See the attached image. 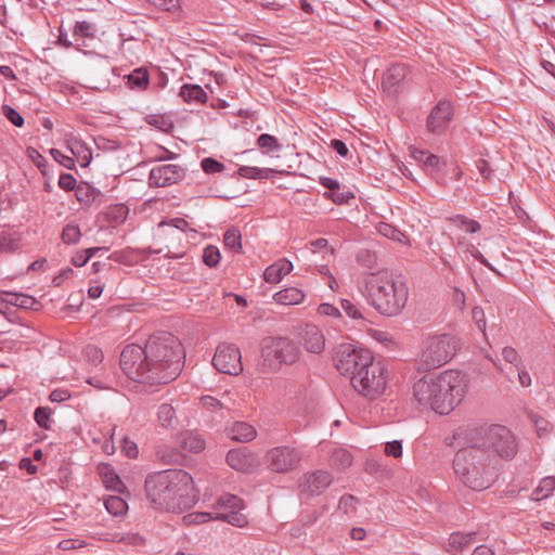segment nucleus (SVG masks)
<instances>
[{"instance_id": "58", "label": "nucleus", "mask_w": 555, "mask_h": 555, "mask_svg": "<svg viewBox=\"0 0 555 555\" xmlns=\"http://www.w3.org/2000/svg\"><path fill=\"white\" fill-rule=\"evenodd\" d=\"M50 154L55 162L60 163L65 168L73 169L75 167L74 158L64 155L60 150L51 149Z\"/></svg>"}, {"instance_id": "33", "label": "nucleus", "mask_w": 555, "mask_h": 555, "mask_svg": "<svg viewBox=\"0 0 555 555\" xmlns=\"http://www.w3.org/2000/svg\"><path fill=\"white\" fill-rule=\"evenodd\" d=\"M555 490V477L547 476L540 480L539 486L533 490L531 499L541 501L547 499Z\"/></svg>"}, {"instance_id": "40", "label": "nucleus", "mask_w": 555, "mask_h": 555, "mask_svg": "<svg viewBox=\"0 0 555 555\" xmlns=\"http://www.w3.org/2000/svg\"><path fill=\"white\" fill-rule=\"evenodd\" d=\"M52 410L49 406H38L34 412V420L37 425L46 430L51 429Z\"/></svg>"}, {"instance_id": "54", "label": "nucleus", "mask_w": 555, "mask_h": 555, "mask_svg": "<svg viewBox=\"0 0 555 555\" xmlns=\"http://www.w3.org/2000/svg\"><path fill=\"white\" fill-rule=\"evenodd\" d=\"M121 452L129 459H135L139 450L134 441L130 440L127 436L121 438Z\"/></svg>"}, {"instance_id": "38", "label": "nucleus", "mask_w": 555, "mask_h": 555, "mask_svg": "<svg viewBox=\"0 0 555 555\" xmlns=\"http://www.w3.org/2000/svg\"><path fill=\"white\" fill-rule=\"evenodd\" d=\"M182 448L186 451L198 453L205 449V441L199 435L188 433L182 439Z\"/></svg>"}, {"instance_id": "51", "label": "nucleus", "mask_w": 555, "mask_h": 555, "mask_svg": "<svg viewBox=\"0 0 555 555\" xmlns=\"http://www.w3.org/2000/svg\"><path fill=\"white\" fill-rule=\"evenodd\" d=\"M455 221L459 227L467 233H476L481 229V224L475 220L468 219L465 216H457Z\"/></svg>"}, {"instance_id": "22", "label": "nucleus", "mask_w": 555, "mask_h": 555, "mask_svg": "<svg viewBox=\"0 0 555 555\" xmlns=\"http://www.w3.org/2000/svg\"><path fill=\"white\" fill-rule=\"evenodd\" d=\"M99 475L102 478V481L106 489L113 490L116 492H124L125 483L120 479V477L115 472L114 467L109 464H101L98 466Z\"/></svg>"}, {"instance_id": "48", "label": "nucleus", "mask_w": 555, "mask_h": 555, "mask_svg": "<svg viewBox=\"0 0 555 555\" xmlns=\"http://www.w3.org/2000/svg\"><path fill=\"white\" fill-rule=\"evenodd\" d=\"M9 302L23 309H31L36 304V299L29 295L11 294V299Z\"/></svg>"}, {"instance_id": "41", "label": "nucleus", "mask_w": 555, "mask_h": 555, "mask_svg": "<svg viewBox=\"0 0 555 555\" xmlns=\"http://www.w3.org/2000/svg\"><path fill=\"white\" fill-rule=\"evenodd\" d=\"M62 241L65 244H77L81 237L80 228L78 224L68 223L63 228Z\"/></svg>"}, {"instance_id": "62", "label": "nucleus", "mask_w": 555, "mask_h": 555, "mask_svg": "<svg viewBox=\"0 0 555 555\" xmlns=\"http://www.w3.org/2000/svg\"><path fill=\"white\" fill-rule=\"evenodd\" d=\"M154 7L164 11H173L179 7V0H147Z\"/></svg>"}, {"instance_id": "53", "label": "nucleus", "mask_w": 555, "mask_h": 555, "mask_svg": "<svg viewBox=\"0 0 555 555\" xmlns=\"http://www.w3.org/2000/svg\"><path fill=\"white\" fill-rule=\"evenodd\" d=\"M57 184L62 190L66 192L75 191L78 185L76 178L73 175L65 172L60 175Z\"/></svg>"}, {"instance_id": "9", "label": "nucleus", "mask_w": 555, "mask_h": 555, "mask_svg": "<svg viewBox=\"0 0 555 555\" xmlns=\"http://www.w3.org/2000/svg\"><path fill=\"white\" fill-rule=\"evenodd\" d=\"M261 358L263 367L276 372L284 364H294L299 358V349L286 337H269L264 339Z\"/></svg>"}, {"instance_id": "32", "label": "nucleus", "mask_w": 555, "mask_h": 555, "mask_svg": "<svg viewBox=\"0 0 555 555\" xmlns=\"http://www.w3.org/2000/svg\"><path fill=\"white\" fill-rule=\"evenodd\" d=\"M278 172L271 168H259L254 166H241L237 169V175L245 179L264 180L269 179L272 173Z\"/></svg>"}, {"instance_id": "35", "label": "nucleus", "mask_w": 555, "mask_h": 555, "mask_svg": "<svg viewBox=\"0 0 555 555\" xmlns=\"http://www.w3.org/2000/svg\"><path fill=\"white\" fill-rule=\"evenodd\" d=\"M352 455L346 449H335L331 455V464L337 469H345L352 464Z\"/></svg>"}, {"instance_id": "14", "label": "nucleus", "mask_w": 555, "mask_h": 555, "mask_svg": "<svg viewBox=\"0 0 555 555\" xmlns=\"http://www.w3.org/2000/svg\"><path fill=\"white\" fill-rule=\"evenodd\" d=\"M214 366L223 374L238 375L243 371L242 356L234 344H220L212 358Z\"/></svg>"}, {"instance_id": "36", "label": "nucleus", "mask_w": 555, "mask_h": 555, "mask_svg": "<svg viewBox=\"0 0 555 555\" xmlns=\"http://www.w3.org/2000/svg\"><path fill=\"white\" fill-rule=\"evenodd\" d=\"M106 511L113 516H119L128 509L127 502L118 495H109L104 500Z\"/></svg>"}, {"instance_id": "7", "label": "nucleus", "mask_w": 555, "mask_h": 555, "mask_svg": "<svg viewBox=\"0 0 555 555\" xmlns=\"http://www.w3.org/2000/svg\"><path fill=\"white\" fill-rule=\"evenodd\" d=\"M350 382L354 390L369 400H376L387 388V370L382 361L374 359L362 364Z\"/></svg>"}, {"instance_id": "34", "label": "nucleus", "mask_w": 555, "mask_h": 555, "mask_svg": "<svg viewBox=\"0 0 555 555\" xmlns=\"http://www.w3.org/2000/svg\"><path fill=\"white\" fill-rule=\"evenodd\" d=\"M157 417L164 428H173L177 424L176 411L169 403H163L158 406Z\"/></svg>"}, {"instance_id": "25", "label": "nucleus", "mask_w": 555, "mask_h": 555, "mask_svg": "<svg viewBox=\"0 0 555 555\" xmlns=\"http://www.w3.org/2000/svg\"><path fill=\"white\" fill-rule=\"evenodd\" d=\"M179 95L186 103H206L208 95L199 85L184 83L181 86Z\"/></svg>"}, {"instance_id": "61", "label": "nucleus", "mask_w": 555, "mask_h": 555, "mask_svg": "<svg viewBox=\"0 0 555 555\" xmlns=\"http://www.w3.org/2000/svg\"><path fill=\"white\" fill-rule=\"evenodd\" d=\"M385 453L388 456H392L395 459H399L402 456V443L400 440H393L387 442L385 446Z\"/></svg>"}, {"instance_id": "26", "label": "nucleus", "mask_w": 555, "mask_h": 555, "mask_svg": "<svg viewBox=\"0 0 555 555\" xmlns=\"http://www.w3.org/2000/svg\"><path fill=\"white\" fill-rule=\"evenodd\" d=\"M256 429L246 422H236L229 429V436L232 440L240 442H248L255 439Z\"/></svg>"}, {"instance_id": "52", "label": "nucleus", "mask_w": 555, "mask_h": 555, "mask_svg": "<svg viewBox=\"0 0 555 555\" xmlns=\"http://www.w3.org/2000/svg\"><path fill=\"white\" fill-rule=\"evenodd\" d=\"M96 149L103 152H115L119 150L120 144L115 140H109L104 137H98L94 139Z\"/></svg>"}, {"instance_id": "49", "label": "nucleus", "mask_w": 555, "mask_h": 555, "mask_svg": "<svg viewBox=\"0 0 555 555\" xmlns=\"http://www.w3.org/2000/svg\"><path fill=\"white\" fill-rule=\"evenodd\" d=\"M2 114L15 127H22L24 125L23 116L11 105H8V104L2 105Z\"/></svg>"}, {"instance_id": "37", "label": "nucleus", "mask_w": 555, "mask_h": 555, "mask_svg": "<svg viewBox=\"0 0 555 555\" xmlns=\"http://www.w3.org/2000/svg\"><path fill=\"white\" fill-rule=\"evenodd\" d=\"M223 244L234 253L242 251V235L238 229L231 228L223 234Z\"/></svg>"}, {"instance_id": "11", "label": "nucleus", "mask_w": 555, "mask_h": 555, "mask_svg": "<svg viewBox=\"0 0 555 555\" xmlns=\"http://www.w3.org/2000/svg\"><path fill=\"white\" fill-rule=\"evenodd\" d=\"M373 358L369 350L357 349L351 344H340L335 348L333 361L340 374L351 379L360 371L362 364H366Z\"/></svg>"}, {"instance_id": "19", "label": "nucleus", "mask_w": 555, "mask_h": 555, "mask_svg": "<svg viewBox=\"0 0 555 555\" xmlns=\"http://www.w3.org/2000/svg\"><path fill=\"white\" fill-rule=\"evenodd\" d=\"M408 75V68L403 64L391 65L384 74L382 87L388 93L398 92L401 83Z\"/></svg>"}, {"instance_id": "39", "label": "nucleus", "mask_w": 555, "mask_h": 555, "mask_svg": "<svg viewBox=\"0 0 555 555\" xmlns=\"http://www.w3.org/2000/svg\"><path fill=\"white\" fill-rule=\"evenodd\" d=\"M377 231L380 235L396 242H403V240L406 238L402 231L386 222H379L377 225Z\"/></svg>"}, {"instance_id": "31", "label": "nucleus", "mask_w": 555, "mask_h": 555, "mask_svg": "<svg viewBox=\"0 0 555 555\" xmlns=\"http://www.w3.org/2000/svg\"><path fill=\"white\" fill-rule=\"evenodd\" d=\"M522 412L528 417V420L533 424L538 436L541 437L551 433L552 424L545 417L528 408H525Z\"/></svg>"}, {"instance_id": "12", "label": "nucleus", "mask_w": 555, "mask_h": 555, "mask_svg": "<svg viewBox=\"0 0 555 555\" xmlns=\"http://www.w3.org/2000/svg\"><path fill=\"white\" fill-rule=\"evenodd\" d=\"M243 508L244 502L241 498L230 493L222 494L214 504L215 519L243 527L247 524L246 516L241 513Z\"/></svg>"}, {"instance_id": "46", "label": "nucleus", "mask_w": 555, "mask_h": 555, "mask_svg": "<svg viewBox=\"0 0 555 555\" xmlns=\"http://www.w3.org/2000/svg\"><path fill=\"white\" fill-rule=\"evenodd\" d=\"M257 145L260 149H264L268 152L280 151L282 145L279 143L278 139L269 133H262L257 138Z\"/></svg>"}, {"instance_id": "24", "label": "nucleus", "mask_w": 555, "mask_h": 555, "mask_svg": "<svg viewBox=\"0 0 555 555\" xmlns=\"http://www.w3.org/2000/svg\"><path fill=\"white\" fill-rule=\"evenodd\" d=\"M475 535L476 532H469L466 534L461 532H453L448 540V545L446 547L447 552L452 555L461 553L464 548L470 546Z\"/></svg>"}, {"instance_id": "23", "label": "nucleus", "mask_w": 555, "mask_h": 555, "mask_svg": "<svg viewBox=\"0 0 555 555\" xmlns=\"http://www.w3.org/2000/svg\"><path fill=\"white\" fill-rule=\"evenodd\" d=\"M129 214V208L125 204H113L106 207L103 212L105 221L113 228L122 224Z\"/></svg>"}, {"instance_id": "5", "label": "nucleus", "mask_w": 555, "mask_h": 555, "mask_svg": "<svg viewBox=\"0 0 555 555\" xmlns=\"http://www.w3.org/2000/svg\"><path fill=\"white\" fill-rule=\"evenodd\" d=\"M457 349V339L448 334L427 337L421 346L416 360L420 372H429L444 365L451 360Z\"/></svg>"}, {"instance_id": "18", "label": "nucleus", "mask_w": 555, "mask_h": 555, "mask_svg": "<svg viewBox=\"0 0 555 555\" xmlns=\"http://www.w3.org/2000/svg\"><path fill=\"white\" fill-rule=\"evenodd\" d=\"M300 343L311 353H321L325 348V337L322 331L314 324H306L300 333Z\"/></svg>"}, {"instance_id": "3", "label": "nucleus", "mask_w": 555, "mask_h": 555, "mask_svg": "<svg viewBox=\"0 0 555 555\" xmlns=\"http://www.w3.org/2000/svg\"><path fill=\"white\" fill-rule=\"evenodd\" d=\"M146 343L154 384L164 385L175 380L184 365L185 352L181 341L171 333L158 332L152 334Z\"/></svg>"}, {"instance_id": "16", "label": "nucleus", "mask_w": 555, "mask_h": 555, "mask_svg": "<svg viewBox=\"0 0 555 555\" xmlns=\"http://www.w3.org/2000/svg\"><path fill=\"white\" fill-rule=\"evenodd\" d=\"M453 108L449 101H440L431 109L427 118V129L433 133H441L452 119Z\"/></svg>"}, {"instance_id": "45", "label": "nucleus", "mask_w": 555, "mask_h": 555, "mask_svg": "<svg viewBox=\"0 0 555 555\" xmlns=\"http://www.w3.org/2000/svg\"><path fill=\"white\" fill-rule=\"evenodd\" d=\"M94 31V24L87 21H78L74 26L73 36L80 38H93Z\"/></svg>"}, {"instance_id": "56", "label": "nucleus", "mask_w": 555, "mask_h": 555, "mask_svg": "<svg viewBox=\"0 0 555 555\" xmlns=\"http://www.w3.org/2000/svg\"><path fill=\"white\" fill-rule=\"evenodd\" d=\"M340 306H341V309L345 311V313L350 317L351 319H356V320H363V315L361 313V311L359 310V308L353 304L351 302L350 300L348 299H341L340 300Z\"/></svg>"}, {"instance_id": "1", "label": "nucleus", "mask_w": 555, "mask_h": 555, "mask_svg": "<svg viewBox=\"0 0 555 555\" xmlns=\"http://www.w3.org/2000/svg\"><path fill=\"white\" fill-rule=\"evenodd\" d=\"M145 495L157 509L180 513L198 501L192 476L183 469H165L146 477Z\"/></svg>"}, {"instance_id": "20", "label": "nucleus", "mask_w": 555, "mask_h": 555, "mask_svg": "<svg viewBox=\"0 0 555 555\" xmlns=\"http://www.w3.org/2000/svg\"><path fill=\"white\" fill-rule=\"evenodd\" d=\"M461 435L468 444L466 449L486 450V428L483 425L469 424L461 431Z\"/></svg>"}, {"instance_id": "6", "label": "nucleus", "mask_w": 555, "mask_h": 555, "mask_svg": "<svg viewBox=\"0 0 555 555\" xmlns=\"http://www.w3.org/2000/svg\"><path fill=\"white\" fill-rule=\"evenodd\" d=\"M453 468L468 488L481 491L485 489L486 450L462 449L456 452Z\"/></svg>"}, {"instance_id": "29", "label": "nucleus", "mask_w": 555, "mask_h": 555, "mask_svg": "<svg viewBox=\"0 0 555 555\" xmlns=\"http://www.w3.org/2000/svg\"><path fill=\"white\" fill-rule=\"evenodd\" d=\"M125 78L127 79L126 82L130 89L145 90L150 85V75L147 69L144 67L133 69Z\"/></svg>"}, {"instance_id": "30", "label": "nucleus", "mask_w": 555, "mask_h": 555, "mask_svg": "<svg viewBox=\"0 0 555 555\" xmlns=\"http://www.w3.org/2000/svg\"><path fill=\"white\" fill-rule=\"evenodd\" d=\"M227 463L236 470H247L250 466L249 457L244 449H232L227 454Z\"/></svg>"}, {"instance_id": "55", "label": "nucleus", "mask_w": 555, "mask_h": 555, "mask_svg": "<svg viewBox=\"0 0 555 555\" xmlns=\"http://www.w3.org/2000/svg\"><path fill=\"white\" fill-rule=\"evenodd\" d=\"M185 519L188 520L189 524H205L209 520H216L215 519V512L211 513V512H196V513H191L189 514L188 516H185Z\"/></svg>"}, {"instance_id": "42", "label": "nucleus", "mask_w": 555, "mask_h": 555, "mask_svg": "<svg viewBox=\"0 0 555 555\" xmlns=\"http://www.w3.org/2000/svg\"><path fill=\"white\" fill-rule=\"evenodd\" d=\"M203 262L209 268H215L218 266L221 259L220 250L215 245H208L203 250Z\"/></svg>"}, {"instance_id": "15", "label": "nucleus", "mask_w": 555, "mask_h": 555, "mask_svg": "<svg viewBox=\"0 0 555 555\" xmlns=\"http://www.w3.org/2000/svg\"><path fill=\"white\" fill-rule=\"evenodd\" d=\"M185 178V169L176 164H167L151 169L149 184L156 188H166L176 184Z\"/></svg>"}, {"instance_id": "59", "label": "nucleus", "mask_w": 555, "mask_h": 555, "mask_svg": "<svg viewBox=\"0 0 555 555\" xmlns=\"http://www.w3.org/2000/svg\"><path fill=\"white\" fill-rule=\"evenodd\" d=\"M472 318L480 332L486 336V314L482 307H474L472 310Z\"/></svg>"}, {"instance_id": "57", "label": "nucleus", "mask_w": 555, "mask_h": 555, "mask_svg": "<svg viewBox=\"0 0 555 555\" xmlns=\"http://www.w3.org/2000/svg\"><path fill=\"white\" fill-rule=\"evenodd\" d=\"M27 155L29 158H31L36 167L40 169L43 175H46L43 169L48 166L47 158L42 156L35 147H27Z\"/></svg>"}, {"instance_id": "21", "label": "nucleus", "mask_w": 555, "mask_h": 555, "mask_svg": "<svg viewBox=\"0 0 555 555\" xmlns=\"http://www.w3.org/2000/svg\"><path fill=\"white\" fill-rule=\"evenodd\" d=\"M293 263L285 259H279L269 267L266 268L263 272V280L270 284H276L281 282V280L288 274L293 270Z\"/></svg>"}, {"instance_id": "4", "label": "nucleus", "mask_w": 555, "mask_h": 555, "mask_svg": "<svg viewBox=\"0 0 555 555\" xmlns=\"http://www.w3.org/2000/svg\"><path fill=\"white\" fill-rule=\"evenodd\" d=\"M366 301L382 315L398 317L409 299V287L388 271L370 274L365 280Z\"/></svg>"}, {"instance_id": "2", "label": "nucleus", "mask_w": 555, "mask_h": 555, "mask_svg": "<svg viewBox=\"0 0 555 555\" xmlns=\"http://www.w3.org/2000/svg\"><path fill=\"white\" fill-rule=\"evenodd\" d=\"M466 388L464 376L457 371L449 370L435 378L422 377L415 382L413 396L421 405L447 415L463 401Z\"/></svg>"}, {"instance_id": "63", "label": "nucleus", "mask_w": 555, "mask_h": 555, "mask_svg": "<svg viewBox=\"0 0 555 555\" xmlns=\"http://www.w3.org/2000/svg\"><path fill=\"white\" fill-rule=\"evenodd\" d=\"M74 270L69 267L62 269L57 275H55L52 280V283L55 287H60L63 285L64 281L70 279L74 275Z\"/></svg>"}, {"instance_id": "17", "label": "nucleus", "mask_w": 555, "mask_h": 555, "mask_svg": "<svg viewBox=\"0 0 555 555\" xmlns=\"http://www.w3.org/2000/svg\"><path fill=\"white\" fill-rule=\"evenodd\" d=\"M333 478L328 472L317 470L305 476L299 485L300 492L307 496L320 495L330 487Z\"/></svg>"}, {"instance_id": "8", "label": "nucleus", "mask_w": 555, "mask_h": 555, "mask_svg": "<svg viewBox=\"0 0 555 555\" xmlns=\"http://www.w3.org/2000/svg\"><path fill=\"white\" fill-rule=\"evenodd\" d=\"M120 367L122 372L132 380L151 386L154 384L153 367L150 365V356L147 354V343L144 346L137 344L127 345L120 353Z\"/></svg>"}, {"instance_id": "10", "label": "nucleus", "mask_w": 555, "mask_h": 555, "mask_svg": "<svg viewBox=\"0 0 555 555\" xmlns=\"http://www.w3.org/2000/svg\"><path fill=\"white\" fill-rule=\"evenodd\" d=\"M518 448V438L511 428L501 424L488 426V453L492 452L503 461H512Z\"/></svg>"}, {"instance_id": "60", "label": "nucleus", "mask_w": 555, "mask_h": 555, "mask_svg": "<svg viewBox=\"0 0 555 555\" xmlns=\"http://www.w3.org/2000/svg\"><path fill=\"white\" fill-rule=\"evenodd\" d=\"M358 499L351 494H344L338 502L339 509L344 511L346 514L356 508V503Z\"/></svg>"}, {"instance_id": "50", "label": "nucleus", "mask_w": 555, "mask_h": 555, "mask_svg": "<svg viewBox=\"0 0 555 555\" xmlns=\"http://www.w3.org/2000/svg\"><path fill=\"white\" fill-rule=\"evenodd\" d=\"M83 353L87 360L94 365L101 363L104 358L102 350L94 345H88L83 349Z\"/></svg>"}, {"instance_id": "43", "label": "nucleus", "mask_w": 555, "mask_h": 555, "mask_svg": "<svg viewBox=\"0 0 555 555\" xmlns=\"http://www.w3.org/2000/svg\"><path fill=\"white\" fill-rule=\"evenodd\" d=\"M357 262L367 269H373L377 262V256L375 251L363 248L360 249L356 255Z\"/></svg>"}, {"instance_id": "47", "label": "nucleus", "mask_w": 555, "mask_h": 555, "mask_svg": "<svg viewBox=\"0 0 555 555\" xmlns=\"http://www.w3.org/2000/svg\"><path fill=\"white\" fill-rule=\"evenodd\" d=\"M201 167L205 173L222 172L225 168L224 164L212 157H205L201 162Z\"/></svg>"}, {"instance_id": "64", "label": "nucleus", "mask_w": 555, "mask_h": 555, "mask_svg": "<svg viewBox=\"0 0 555 555\" xmlns=\"http://www.w3.org/2000/svg\"><path fill=\"white\" fill-rule=\"evenodd\" d=\"M330 147L341 157H347L349 154V149L343 140H339V139L331 140Z\"/></svg>"}, {"instance_id": "44", "label": "nucleus", "mask_w": 555, "mask_h": 555, "mask_svg": "<svg viewBox=\"0 0 555 555\" xmlns=\"http://www.w3.org/2000/svg\"><path fill=\"white\" fill-rule=\"evenodd\" d=\"M324 196L330 198L333 203L337 205L348 204L350 199L354 198V193L349 189H344L339 186V189L335 190L333 193H324Z\"/></svg>"}, {"instance_id": "27", "label": "nucleus", "mask_w": 555, "mask_h": 555, "mask_svg": "<svg viewBox=\"0 0 555 555\" xmlns=\"http://www.w3.org/2000/svg\"><path fill=\"white\" fill-rule=\"evenodd\" d=\"M75 196L80 204L89 206L101 197L102 193L88 182L81 181L75 189Z\"/></svg>"}, {"instance_id": "13", "label": "nucleus", "mask_w": 555, "mask_h": 555, "mask_svg": "<svg viewBox=\"0 0 555 555\" xmlns=\"http://www.w3.org/2000/svg\"><path fill=\"white\" fill-rule=\"evenodd\" d=\"M264 460L272 472L288 473L299 466L301 453L294 447L281 446L267 451Z\"/></svg>"}, {"instance_id": "28", "label": "nucleus", "mask_w": 555, "mask_h": 555, "mask_svg": "<svg viewBox=\"0 0 555 555\" xmlns=\"http://www.w3.org/2000/svg\"><path fill=\"white\" fill-rule=\"evenodd\" d=\"M304 298V292L297 287H287L273 295V299L281 305H298Z\"/></svg>"}]
</instances>
